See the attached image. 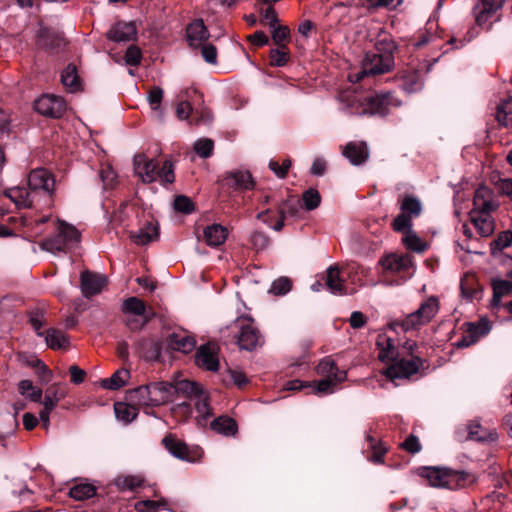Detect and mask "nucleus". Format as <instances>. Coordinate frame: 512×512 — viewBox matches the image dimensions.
Returning <instances> with one entry per match:
<instances>
[{
    "label": "nucleus",
    "instance_id": "5701e85b",
    "mask_svg": "<svg viewBox=\"0 0 512 512\" xmlns=\"http://www.w3.org/2000/svg\"><path fill=\"white\" fill-rule=\"evenodd\" d=\"M376 348L378 350V359L382 362L395 361L398 356L394 339L386 333H380L377 336Z\"/></svg>",
    "mask_w": 512,
    "mask_h": 512
},
{
    "label": "nucleus",
    "instance_id": "338daca9",
    "mask_svg": "<svg viewBox=\"0 0 512 512\" xmlns=\"http://www.w3.org/2000/svg\"><path fill=\"white\" fill-rule=\"evenodd\" d=\"M437 37L429 32L428 30L422 31L418 34V36L414 39L413 46L416 48H421L429 43H433L437 41Z\"/></svg>",
    "mask_w": 512,
    "mask_h": 512
},
{
    "label": "nucleus",
    "instance_id": "f3484780",
    "mask_svg": "<svg viewBox=\"0 0 512 512\" xmlns=\"http://www.w3.org/2000/svg\"><path fill=\"white\" fill-rule=\"evenodd\" d=\"M298 212V204L296 201L289 199L286 201H283L278 206V213L280 215L279 220L276 221L274 224L268 219V215L270 213V210H265L257 214V218L259 220H262L264 223H266L268 226H270L275 231L282 230L284 226V219L286 216H294Z\"/></svg>",
    "mask_w": 512,
    "mask_h": 512
},
{
    "label": "nucleus",
    "instance_id": "9b49d317",
    "mask_svg": "<svg viewBox=\"0 0 512 512\" xmlns=\"http://www.w3.org/2000/svg\"><path fill=\"white\" fill-rule=\"evenodd\" d=\"M392 362L384 371V375L392 381L396 379H409L418 373L424 365V360L419 356H412L411 359H396Z\"/></svg>",
    "mask_w": 512,
    "mask_h": 512
},
{
    "label": "nucleus",
    "instance_id": "052dcab7",
    "mask_svg": "<svg viewBox=\"0 0 512 512\" xmlns=\"http://www.w3.org/2000/svg\"><path fill=\"white\" fill-rule=\"evenodd\" d=\"M198 116L193 118L190 122L192 125H210L213 121V113L208 108H203L196 112Z\"/></svg>",
    "mask_w": 512,
    "mask_h": 512
},
{
    "label": "nucleus",
    "instance_id": "7c9ffc66",
    "mask_svg": "<svg viewBox=\"0 0 512 512\" xmlns=\"http://www.w3.org/2000/svg\"><path fill=\"white\" fill-rule=\"evenodd\" d=\"M470 219L482 237H488L494 232V221L490 213L470 212Z\"/></svg>",
    "mask_w": 512,
    "mask_h": 512
},
{
    "label": "nucleus",
    "instance_id": "5fc2aeb1",
    "mask_svg": "<svg viewBox=\"0 0 512 512\" xmlns=\"http://www.w3.org/2000/svg\"><path fill=\"white\" fill-rule=\"evenodd\" d=\"M288 61V54L284 46L270 51V64L272 66L282 67Z\"/></svg>",
    "mask_w": 512,
    "mask_h": 512
},
{
    "label": "nucleus",
    "instance_id": "20e7f679",
    "mask_svg": "<svg viewBox=\"0 0 512 512\" xmlns=\"http://www.w3.org/2000/svg\"><path fill=\"white\" fill-rule=\"evenodd\" d=\"M128 399L138 406H160L173 401L172 383L153 382L128 391Z\"/></svg>",
    "mask_w": 512,
    "mask_h": 512
},
{
    "label": "nucleus",
    "instance_id": "ddd939ff",
    "mask_svg": "<svg viewBox=\"0 0 512 512\" xmlns=\"http://www.w3.org/2000/svg\"><path fill=\"white\" fill-rule=\"evenodd\" d=\"M219 350V346L215 343L201 345L195 354V364L206 371H218L220 365Z\"/></svg>",
    "mask_w": 512,
    "mask_h": 512
},
{
    "label": "nucleus",
    "instance_id": "8fccbe9b",
    "mask_svg": "<svg viewBox=\"0 0 512 512\" xmlns=\"http://www.w3.org/2000/svg\"><path fill=\"white\" fill-rule=\"evenodd\" d=\"M302 201L306 210H314L320 205L321 196L316 189L310 188L303 193Z\"/></svg>",
    "mask_w": 512,
    "mask_h": 512
},
{
    "label": "nucleus",
    "instance_id": "412c9836",
    "mask_svg": "<svg viewBox=\"0 0 512 512\" xmlns=\"http://www.w3.org/2000/svg\"><path fill=\"white\" fill-rule=\"evenodd\" d=\"M383 270L392 274L401 273L409 270L412 265V258L410 255H397V254H389L383 257L379 261Z\"/></svg>",
    "mask_w": 512,
    "mask_h": 512
},
{
    "label": "nucleus",
    "instance_id": "0e129e2a",
    "mask_svg": "<svg viewBox=\"0 0 512 512\" xmlns=\"http://www.w3.org/2000/svg\"><path fill=\"white\" fill-rule=\"evenodd\" d=\"M163 94L164 92L160 87H154L148 92L147 99L153 110L159 109Z\"/></svg>",
    "mask_w": 512,
    "mask_h": 512
},
{
    "label": "nucleus",
    "instance_id": "680f3d73",
    "mask_svg": "<svg viewBox=\"0 0 512 512\" xmlns=\"http://www.w3.org/2000/svg\"><path fill=\"white\" fill-rule=\"evenodd\" d=\"M342 381H336L334 379H326L323 378L317 382H314L316 392L318 393H332L334 391L335 386Z\"/></svg>",
    "mask_w": 512,
    "mask_h": 512
},
{
    "label": "nucleus",
    "instance_id": "6ab92c4d",
    "mask_svg": "<svg viewBox=\"0 0 512 512\" xmlns=\"http://www.w3.org/2000/svg\"><path fill=\"white\" fill-rule=\"evenodd\" d=\"M137 29L133 22L119 21L106 32L107 39L113 42H128L135 40Z\"/></svg>",
    "mask_w": 512,
    "mask_h": 512
},
{
    "label": "nucleus",
    "instance_id": "bf43d9fd",
    "mask_svg": "<svg viewBox=\"0 0 512 512\" xmlns=\"http://www.w3.org/2000/svg\"><path fill=\"white\" fill-rule=\"evenodd\" d=\"M290 167H291L290 159H284L281 165L275 160H270V162H269V168L279 178H285Z\"/></svg>",
    "mask_w": 512,
    "mask_h": 512
},
{
    "label": "nucleus",
    "instance_id": "603ef678",
    "mask_svg": "<svg viewBox=\"0 0 512 512\" xmlns=\"http://www.w3.org/2000/svg\"><path fill=\"white\" fill-rule=\"evenodd\" d=\"M214 149V142L213 140L209 138H201L198 139L194 143V151L201 157V158H208L212 155Z\"/></svg>",
    "mask_w": 512,
    "mask_h": 512
},
{
    "label": "nucleus",
    "instance_id": "de8ad7c7",
    "mask_svg": "<svg viewBox=\"0 0 512 512\" xmlns=\"http://www.w3.org/2000/svg\"><path fill=\"white\" fill-rule=\"evenodd\" d=\"M29 322L35 330L37 336L43 337L44 331L42 328L46 325L45 312L43 310H34L29 313Z\"/></svg>",
    "mask_w": 512,
    "mask_h": 512
},
{
    "label": "nucleus",
    "instance_id": "09e8293b",
    "mask_svg": "<svg viewBox=\"0 0 512 512\" xmlns=\"http://www.w3.org/2000/svg\"><path fill=\"white\" fill-rule=\"evenodd\" d=\"M154 316H155L154 312H151V315H145V316L129 315L126 319V326L131 331H139V330L143 329Z\"/></svg>",
    "mask_w": 512,
    "mask_h": 512
},
{
    "label": "nucleus",
    "instance_id": "a878e982",
    "mask_svg": "<svg viewBox=\"0 0 512 512\" xmlns=\"http://www.w3.org/2000/svg\"><path fill=\"white\" fill-rule=\"evenodd\" d=\"M500 6L495 4L493 0H481L475 7V21L480 27H488L492 17Z\"/></svg>",
    "mask_w": 512,
    "mask_h": 512
},
{
    "label": "nucleus",
    "instance_id": "4d7b16f0",
    "mask_svg": "<svg viewBox=\"0 0 512 512\" xmlns=\"http://www.w3.org/2000/svg\"><path fill=\"white\" fill-rule=\"evenodd\" d=\"M174 209L178 212L189 214L194 210V204L191 199L184 195H179L174 200Z\"/></svg>",
    "mask_w": 512,
    "mask_h": 512
},
{
    "label": "nucleus",
    "instance_id": "473e14b6",
    "mask_svg": "<svg viewBox=\"0 0 512 512\" xmlns=\"http://www.w3.org/2000/svg\"><path fill=\"white\" fill-rule=\"evenodd\" d=\"M67 387L64 384H52L45 390L43 406L47 409H54L57 404L65 398Z\"/></svg>",
    "mask_w": 512,
    "mask_h": 512
},
{
    "label": "nucleus",
    "instance_id": "774afa93",
    "mask_svg": "<svg viewBox=\"0 0 512 512\" xmlns=\"http://www.w3.org/2000/svg\"><path fill=\"white\" fill-rule=\"evenodd\" d=\"M199 48H201V55L207 63L215 64L217 62V49L214 45L204 43Z\"/></svg>",
    "mask_w": 512,
    "mask_h": 512
},
{
    "label": "nucleus",
    "instance_id": "aec40b11",
    "mask_svg": "<svg viewBox=\"0 0 512 512\" xmlns=\"http://www.w3.org/2000/svg\"><path fill=\"white\" fill-rule=\"evenodd\" d=\"M493 191L486 187L480 186L474 194L473 209L470 212L491 213L497 208V203L493 199Z\"/></svg>",
    "mask_w": 512,
    "mask_h": 512
},
{
    "label": "nucleus",
    "instance_id": "4be33fe9",
    "mask_svg": "<svg viewBox=\"0 0 512 512\" xmlns=\"http://www.w3.org/2000/svg\"><path fill=\"white\" fill-rule=\"evenodd\" d=\"M210 34L202 19H196L186 28L187 42L192 48H199L209 38Z\"/></svg>",
    "mask_w": 512,
    "mask_h": 512
},
{
    "label": "nucleus",
    "instance_id": "2f4dec72",
    "mask_svg": "<svg viewBox=\"0 0 512 512\" xmlns=\"http://www.w3.org/2000/svg\"><path fill=\"white\" fill-rule=\"evenodd\" d=\"M43 337L46 345L53 350L66 349L70 344L68 336L59 329H47Z\"/></svg>",
    "mask_w": 512,
    "mask_h": 512
},
{
    "label": "nucleus",
    "instance_id": "f03ea898",
    "mask_svg": "<svg viewBox=\"0 0 512 512\" xmlns=\"http://www.w3.org/2000/svg\"><path fill=\"white\" fill-rule=\"evenodd\" d=\"M377 52H367L362 61L361 71L349 75L351 82H360L364 77L380 75L389 72L394 65V43L384 39L376 43Z\"/></svg>",
    "mask_w": 512,
    "mask_h": 512
},
{
    "label": "nucleus",
    "instance_id": "7ed1b4c3",
    "mask_svg": "<svg viewBox=\"0 0 512 512\" xmlns=\"http://www.w3.org/2000/svg\"><path fill=\"white\" fill-rule=\"evenodd\" d=\"M133 164L135 173L143 183H153L157 179L162 184H172L175 181L173 165L169 160H166L159 169L155 159H149L145 154H138L134 157Z\"/></svg>",
    "mask_w": 512,
    "mask_h": 512
},
{
    "label": "nucleus",
    "instance_id": "13d9d810",
    "mask_svg": "<svg viewBox=\"0 0 512 512\" xmlns=\"http://www.w3.org/2000/svg\"><path fill=\"white\" fill-rule=\"evenodd\" d=\"M31 365L37 369V374L43 383H48L52 380V371L48 369L44 362L39 359L34 360Z\"/></svg>",
    "mask_w": 512,
    "mask_h": 512
},
{
    "label": "nucleus",
    "instance_id": "72a5a7b5",
    "mask_svg": "<svg viewBox=\"0 0 512 512\" xmlns=\"http://www.w3.org/2000/svg\"><path fill=\"white\" fill-rule=\"evenodd\" d=\"M201 386L193 381L189 380H180L175 383H172V394L173 397L175 395H182L186 397H196L202 392Z\"/></svg>",
    "mask_w": 512,
    "mask_h": 512
},
{
    "label": "nucleus",
    "instance_id": "ea45409f",
    "mask_svg": "<svg viewBox=\"0 0 512 512\" xmlns=\"http://www.w3.org/2000/svg\"><path fill=\"white\" fill-rule=\"evenodd\" d=\"M468 440H475L479 442L495 441L497 433L495 431L487 432L477 422H472L468 425Z\"/></svg>",
    "mask_w": 512,
    "mask_h": 512
},
{
    "label": "nucleus",
    "instance_id": "c756f323",
    "mask_svg": "<svg viewBox=\"0 0 512 512\" xmlns=\"http://www.w3.org/2000/svg\"><path fill=\"white\" fill-rule=\"evenodd\" d=\"M467 334L463 335L461 339L456 342L458 348H467L475 344L478 339L485 335L488 331L486 325L480 323H468Z\"/></svg>",
    "mask_w": 512,
    "mask_h": 512
},
{
    "label": "nucleus",
    "instance_id": "a18cd8bd",
    "mask_svg": "<svg viewBox=\"0 0 512 512\" xmlns=\"http://www.w3.org/2000/svg\"><path fill=\"white\" fill-rule=\"evenodd\" d=\"M96 494V487L89 483H81L73 486L69 495L77 501H83L93 497Z\"/></svg>",
    "mask_w": 512,
    "mask_h": 512
},
{
    "label": "nucleus",
    "instance_id": "bb28decb",
    "mask_svg": "<svg viewBox=\"0 0 512 512\" xmlns=\"http://www.w3.org/2000/svg\"><path fill=\"white\" fill-rule=\"evenodd\" d=\"M343 155L353 165H361L369 157L368 147L365 142H349L343 149Z\"/></svg>",
    "mask_w": 512,
    "mask_h": 512
},
{
    "label": "nucleus",
    "instance_id": "f704fd0d",
    "mask_svg": "<svg viewBox=\"0 0 512 512\" xmlns=\"http://www.w3.org/2000/svg\"><path fill=\"white\" fill-rule=\"evenodd\" d=\"M121 310L125 315L133 316L151 315L152 312L147 310L145 303L141 299L134 296L123 301Z\"/></svg>",
    "mask_w": 512,
    "mask_h": 512
},
{
    "label": "nucleus",
    "instance_id": "79ce46f5",
    "mask_svg": "<svg viewBox=\"0 0 512 512\" xmlns=\"http://www.w3.org/2000/svg\"><path fill=\"white\" fill-rule=\"evenodd\" d=\"M144 480L140 475H118L114 479V485L121 491L134 490L142 486Z\"/></svg>",
    "mask_w": 512,
    "mask_h": 512
},
{
    "label": "nucleus",
    "instance_id": "e433bc0d",
    "mask_svg": "<svg viewBox=\"0 0 512 512\" xmlns=\"http://www.w3.org/2000/svg\"><path fill=\"white\" fill-rule=\"evenodd\" d=\"M61 82L70 92H76L81 89V81L75 65L69 64L63 70Z\"/></svg>",
    "mask_w": 512,
    "mask_h": 512
},
{
    "label": "nucleus",
    "instance_id": "69168bd1",
    "mask_svg": "<svg viewBox=\"0 0 512 512\" xmlns=\"http://www.w3.org/2000/svg\"><path fill=\"white\" fill-rule=\"evenodd\" d=\"M101 181L103 182L104 188H112L115 180L116 173L110 166L103 167L99 174Z\"/></svg>",
    "mask_w": 512,
    "mask_h": 512
},
{
    "label": "nucleus",
    "instance_id": "c85d7f7f",
    "mask_svg": "<svg viewBox=\"0 0 512 512\" xmlns=\"http://www.w3.org/2000/svg\"><path fill=\"white\" fill-rule=\"evenodd\" d=\"M228 237V229L221 224H211L203 231V238L210 247L222 245Z\"/></svg>",
    "mask_w": 512,
    "mask_h": 512
},
{
    "label": "nucleus",
    "instance_id": "6e6d98bb",
    "mask_svg": "<svg viewBox=\"0 0 512 512\" xmlns=\"http://www.w3.org/2000/svg\"><path fill=\"white\" fill-rule=\"evenodd\" d=\"M124 60L127 65H139L142 60L141 50L135 45L129 46L125 52Z\"/></svg>",
    "mask_w": 512,
    "mask_h": 512
},
{
    "label": "nucleus",
    "instance_id": "39448f33",
    "mask_svg": "<svg viewBox=\"0 0 512 512\" xmlns=\"http://www.w3.org/2000/svg\"><path fill=\"white\" fill-rule=\"evenodd\" d=\"M424 476L427 478L431 486L450 490L463 488L468 483L472 482L469 473L445 467L425 468Z\"/></svg>",
    "mask_w": 512,
    "mask_h": 512
},
{
    "label": "nucleus",
    "instance_id": "e2e57ef3",
    "mask_svg": "<svg viewBox=\"0 0 512 512\" xmlns=\"http://www.w3.org/2000/svg\"><path fill=\"white\" fill-rule=\"evenodd\" d=\"M492 245H494L498 250H503L507 247H510L512 245V231L507 230L501 232L494 240Z\"/></svg>",
    "mask_w": 512,
    "mask_h": 512
},
{
    "label": "nucleus",
    "instance_id": "58836bf2",
    "mask_svg": "<svg viewBox=\"0 0 512 512\" xmlns=\"http://www.w3.org/2000/svg\"><path fill=\"white\" fill-rule=\"evenodd\" d=\"M211 428L225 436L234 435L237 432L236 422L228 416H220L211 422Z\"/></svg>",
    "mask_w": 512,
    "mask_h": 512
},
{
    "label": "nucleus",
    "instance_id": "a19ab883",
    "mask_svg": "<svg viewBox=\"0 0 512 512\" xmlns=\"http://www.w3.org/2000/svg\"><path fill=\"white\" fill-rule=\"evenodd\" d=\"M114 411L117 419L125 424L132 422L138 415V409L134 405L124 402H116Z\"/></svg>",
    "mask_w": 512,
    "mask_h": 512
},
{
    "label": "nucleus",
    "instance_id": "c9c22d12",
    "mask_svg": "<svg viewBox=\"0 0 512 512\" xmlns=\"http://www.w3.org/2000/svg\"><path fill=\"white\" fill-rule=\"evenodd\" d=\"M493 297L491 300L492 306H499L501 300L506 295L512 294V281L504 279H493L492 281Z\"/></svg>",
    "mask_w": 512,
    "mask_h": 512
},
{
    "label": "nucleus",
    "instance_id": "f8f14e48",
    "mask_svg": "<svg viewBox=\"0 0 512 512\" xmlns=\"http://www.w3.org/2000/svg\"><path fill=\"white\" fill-rule=\"evenodd\" d=\"M162 444L171 455L183 461L195 462L202 456V451L199 447H189L173 434H167L162 439Z\"/></svg>",
    "mask_w": 512,
    "mask_h": 512
},
{
    "label": "nucleus",
    "instance_id": "423d86ee",
    "mask_svg": "<svg viewBox=\"0 0 512 512\" xmlns=\"http://www.w3.org/2000/svg\"><path fill=\"white\" fill-rule=\"evenodd\" d=\"M79 240L80 233L76 227L64 221H58L57 234L42 241L40 247L47 252L56 254L66 252L69 247L78 243Z\"/></svg>",
    "mask_w": 512,
    "mask_h": 512
},
{
    "label": "nucleus",
    "instance_id": "2eb2a0df",
    "mask_svg": "<svg viewBox=\"0 0 512 512\" xmlns=\"http://www.w3.org/2000/svg\"><path fill=\"white\" fill-rule=\"evenodd\" d=\"M222 185L234 191H247L254 188L255 182L249 171L235 170L225 174Z\"/></svg>",
    "mask_w": 512,
    "mask_h": 512
},
{
    "label": "nucleus",
    "instance_id": "37998d69",
    "mask_svg": "<svg viewBox=\"0 0 512 512\" xmlns=\"http://www.w3.org/2000/svg\"><path fill=\"white\" fill-rule=\"evenodd\" d=\"M496 119L503 126L512 125V98L502 100L496 110Z\"/></svg>",
    "mask_w": 512,
    "mask_h": 512
},
{
    "label": "nucleus",
    "instance_id": "393cba45",
    "mask_svg": "<svg viewBox=\"0 0 512 512\" xmlns=\"http://www.w3.org/2000/svg\"><path fill=\"white\" fill-rule=\"evenodd\" d=\"M159 237V225L150 220L136 232L130 233V238L137 245H146Z\"/></svg>",
    "mask_w": 512,
    "mask_h": 512
},
{
    "label": "nucleus",
    "instance_id": "c03bdc74",
    "mask_svg": "<svg viewBox=\"0 0 512 512\" xmlns=\"http://www.w3.org/2000/svg\"><path fill=\"white\" fill-rule=\"evenodd\" d=\"M405 235L402 239L407 249L421 253L427 249V244L412 231L411 228L404 230Z\"/></svg>",
    "mask_w": 512,
    "mask_h": 512
},
{
    "label": "nucleus",
    "instance_id": "6e6552de",
    "mask_svg": "<svg viewBox=\"0 0 512 512\" xmlns=\"http://www.w3.org/2000/svg\"><path fill=\"white\" fill-rule=\"evenodd\" d=\"M234 325L238 329L236 338L240 349L253 351L262 346L263 337L251 317H239L235 320Z\"/></svg>",
    "mask_w": 512,
    "mask_h": 512
},
{
    "label": "nucleus",
    "instance_id": "a211bd4d",
    "mask_svg": "<svg viewBox=\"0 0 512 512\" xmlns=\"http://www.w3.org/2000/svg\"><path fill=\"white\" fill-rule=\"evenodd\" d=\"M166 345L172 351L188 354L195 349L196 340L186 331L180 330L167 336Z\"/></svg>",
    "mask_w": 512,
    "mask_h": 512
},
{
    "label": "nucleus",
    "instance_id": "864d4df0",
    "mask_svg": "<svg viewBox=\"0 0 512 512\" xmlns=\"http://www.w3.org/2000/svg\"><path fill=\"white\" fill-rule=\"evenodd\" d=\"M292 282L287 277H280L273 281L269 292L274 295H284L291 290Z\"/></svg>",
    "mask_w": 512,
    "mask_h": 512
},
{
    "label": "nucleus",
    "instance_id": "49530a36",
    "mask_svg": "<svg viewBox=\"0 0 512 512\" xmlns=\"http://www.w3.org/2000/svg\"><path fill=\"white\" fill-rule=\"evenodd\" d=\"M195 407L196 411L199 414V422L206 421L208 418L212 416V412L209 406V401L207 395L202 391L201 394L195 397Z\"/></svg>",
    "mask_w": 512,
    "mask_h": 512
},
{
    "label": "nucleus",
    "instance_id": "b1692460",
    "mask_svg": "<svg viewBox=\"0 0 512 512\" xmlns=\"http://www.w3.org/2000/svg\"><path fill=\"white\" fill-rule=\"evenodd\" d=\"M326 288L335 295H346L353 293V291H348L343 279L340 276V270L338 266H330L326 270V275L324 277Z\"/></svg>",
    "mask_w": 512,
    "mask_h": 512
},
{
    "label": "nucleus",
    "instance_id": "3c124183",
    "mask_svg": "<svg viewBox=\"0 0 512 512\" xmlns=\"http://www.w3.org/2000/svg\"><path fill=\"white\" fill-rule=\"evenodd\" d=\"M167 505V501L165 499H160L157 501L154 500H142L135 503V510L138 512H156L159 508H164Z\"/></svg>",
    "mask_w": 512,
    "mask_h": 512
},
{
    "label": "nucleus",
    "instance_id": "f257e3e1",
    "mask_svg": "<svg viewBox=\"0 0 512 512\" xmlns=\"http://www.w3.org/2000/svg\"><path fill=\"white\" fill-rule=\"evenodd\" d=\"M55 190L52 173L44 168L32 170L28 175V187H13L6 190V195L18 208H30L43 202L50 206Z\"/></svg>",
    "mask_w": 512,
    "mask_h": 512
},
{
    "label": "nucleus",
    "instance_id": "dca6fc26",
    "mask_svg": "<svg viewBox=\"0 0 512 512\" xmlns=\"http://www.w3.org/2000/svg\"><path fill=\"white\" fill-rule=\"evenodd\" d=\"M107 285V278L101 274L84 271L80 276V288L86 298L99 294Z\"/></svg>",
    "mask_w": 512,
    "mask_h": 512
},
{
    "label": "nucleus",
    "instance_id": "0eeeda50",
    "mask_svg": "<svg viewBox=\"0 0 512 512\" xmlns=\"http://www.w3.org/2000/svg\"><path fill=\"white\" fill-rule=\"evenodd\" d=\"M439 311V299L436 296H430L419 308L408 314L400 323L405 331L418 329L429 323Z\"/></svg>",
    "mask_w": 512,
    "mask_h": 512
},
{
    "label": "nucleus",
    "instance_id": "4468645a",
    "mask_svg": "<svg viewBox=\"0 0 512 512\" xmlns=\"http://www.w3.org/2000/svg\"><path fill=\"white\" fill-rule=\"evenodd\" d=\"M34 108L41 115L59 118L66 111V104L59 96L45 94L35 100Z\"/></svg>",
    "mask_w": 512,
    "mask_h": 512
},
{
    "label": "nucleus",
    "instance_id": "cd10ccee",
    "mask_svg": "<svg viewBox=\"0 0 512 512\" xmlns=\"http://www.w3.org/2000/svg\"><path fill=\"white\" fill-rule=\"evenodd\" d=\"M317 373L326 379H334L336 381H344L346 379V371L339 370L335 361L327 356L323 358L317 365Z\"/></svg>",
    "mask_w": 512,
    "mask_h": 512
},
{
    "label": "nucleus",
    "instance_id": "4c0bfd02",
    "mask_svg": "<svg viewBox=\"0 0 512 512\" xmlns=\"http://www.w3.org/2000/svg\"><path fill=\"white\" fill-rule=\"evenodd\" d=\"M130 378V372L127 369H118L111 377L102 379L101 386L108 390H118L126 385Z\"/></svg>",
    "mask_w": 512,
    "mask_h": 512
},
{
    "label": "nucleus",
    "instance_id": "1a4fd4ad",
    "mask_svg": "<svg viewBox=\"0 0 512 512\" xmlns=\"http://www.w3.org/2000/svg\"><path fill=\"white\" fill-rule=\"evenodd\" d=\"M400 214L393 222L392 228L396 232H403L412 227V220L420 216L422 204L419 198L414 195H405L400 201Z\"/></svg>",
    "mask_w": 512,
    "mask_h": 512
},
{
    "label": "nucleus",
    "instance_id": "9d476101",
    "mask_svg": "<svg viewBox=\"0 0 512 512\" xmlns=\"http://www.w3.org/2000/svg\"><path fill=\"white\" fill-rule=\"evenodd\" d=\"M401 102L391 93H382L367 96L359 102V108L355 113L359 115H385L390 107L400 106Z\"/></svg>",
    "mask_w": 512,
    "mask_h": 512
}]
</instances>
